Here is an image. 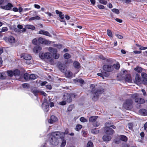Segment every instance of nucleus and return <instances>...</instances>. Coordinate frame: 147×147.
Masks as SVG:
<instances>
[{
    "instance_id": "f257e3e1",
    "label": "nucleus",
    "mask_w": 147,
    "mask_h": 147,
    "mask_svg": "<svg viewBox=\"0 0 147 147\" xmlns=\"http://www.w3.org/2000/svg\"><path fill=\"white\" fill-rule=\"evenodd\" d=\"M95 86L94 84H91L90 87L92 88L91 94L92 96V99L93 100L96 101L99 98L101 94L104 92V89L101 87L95 88Z\"/></svg>"
},
{
    "instance_id": "f03ea898",
    "label": "nucleus",
    "mask_w": 147,
    "mask_h": 147,
    "mask_svg": "<svg viewBox=\"0 0 147 147\" xmlns=\"http://www.w3.org/2000/svg\"><path fill=\"white\" fill-rule=\"evenodd\" d=\"M47 137L49 138V140L50 143L53 145L56 146L58 144L59 141L58 137L54 135V132L48 135Z\"/></svg>"
},
{
    "instance_id": "7ed1b4c3",
    "label": "nucleus",
    "mask_w": 147,
    "mask_h": 147,
    "mask_svg": "<svg viewBox=\"0 0 147 147\" xmlns=\"http://www.w3.org/2000/svg\"><path fill=\"white\" fill-rule=\"evenodd\" d=\"M40 58L42 59H46L49 60V63L51 64L54 63L53 59L51 58L52 55L51 53L48 52L45 53H40L39 54Z\"/></svg>"
},
{
    "instance_id": "20e7f679",
    "label": "nucleus",
    "mask_w": 147,
    "mask_h": 147,
    "mask_svg": "<svg viewBox=\"0 0 147 147\" xmlns=\"http://www.w3.org/2000/svg\"><path fill=\"white\" fill-rule=\"evenodd\" d=\"M131 97L135 99V102L136 103L138 104H143L145 102L144 100L141 98L138 97V94L137 93L131 95Z\"/></svg>"
},
{
    "instance_id": "39448f33",
    "label": "nucleus",
    "mask_w": 147,
    "mask_h": 147,
    "mask_svg": "<svg viewBox=\"0 0 147 147\" xmlns=\"http://www.w3.org/2000/svg\"><path fill=\"white\" fill-rule=\"evenodd\" d=\"M132 101L131 99L126 100L123 105V107L127 110H129L132 107Z\"/></svg>"
},
{
    "instance_id": "423d86ee",
    "label": "nucleus",
    "mask_w": 147,
    "mask_h": 147,
    "mask_svg": "<svg viewBox=\"0 0 147 147\" xmlns=\"http://www.w3.org/2000/svg\"><path fill=\"white\" fill-rule=\"evenodd\" d=\"M9 0H3V4L5 5L7 4V5L5 6H1V8L7 10H10L11 8L13 7V6L11 4L9 3Z\"/></svg>"
},
{
    "instance_id": "0eeeda50",
    "label": "nucleus",
    "mask_w": 147,
    "mask_h": 147,
    "mask_svg": "<svg viewBox=\"0 0 147 147\" xmlns=\"http://www.w3.org/2000/svg\"><path fill=\"white\" fill-rule=\"evenodd\" d=\"M49 51L53 53V56L55 59H57L59 58V55L57 53V51L56 49L50 47L49 48Z\"/></svg>"
},
{
    "instance_id": "6e6552de",
    "label": "nucleus",
    "mask_w": 147,
    "mask_h": 147,
    "mask_svg": "<svg viewBox=\"0 0 147 147\" xmlns=\"http://www.w3.org/2000/svg\"><path fill=\"white\" fill-rule=\"evenodd\" d=\"M20 57L27 61L26 62L28 64L30 63V60L32 58L31 56L29 54L26 53H22Z\"/></svg>"
},
{
    "instance_id": "1a4fd4ad",
    "label": "nucleus",
    "mask_w": 147,
    "mask_h": 147,
    "mask_svg": "<svg viewBox=\"0 0 147 147\" xmlns=\"http://www.w3.org/2000/svg\"><path fill=\"white\" fill-rule=\"evenodd\" d=\"M103 69L104 71L108 72L113 71V67L112 65L110 64L105 65L103 66Z\"/></svg>"
},
{
    "instance_id": "9d476101",
    "label": "nucleus",
    "mask_w": 147,
    "mask_h": 147,
    "mask_svg": "<svg viewBox=\"0 0 147 147\" xmlns=\"http://www.w3.org/2000/svg\"><path fill=\"white\" fill-rule=\"evenodd\" d=\"M104 131L105 133L109 135H111L115 133V131L109 127H105L104 129Z\"/></svg>"
},
{
    "instance_id": "9b49d317",
    "label": "nucleus",
    "mask_w": 147,
    "mask_h": 147,
    "mask_svg": "<svg viewBox=\"0 0 147 147\" xmlns=\"http://www.w3.org/2000/svg\"><path fill=\"white\" fill-rule=\"evenodd\" d=\"M63 98L68 102H70L72 101V99L70 94L66 93L64 94Z\"/></svg>"
},
{
    "instance_id": "f8f14e48",
    "label": "nucleus",
    "mask_w": 147,
    "mask_h": 147,
    "mask_svg": "<svg viewBox=\"0 0 147 147\" xmlns=\"http://www.w3.org/2000/svg\"><path fill=\"white\" fill-rule=\"evenodd\" d=\"M141 76L143 80L142 82V83L145 85L147 84V74L145 73H142Z\"/></svg>"
},
{
    "instance_id": "ddd939ff",
    "label": "nucleus",
    "mask_w": 147,
    "mask_h": 147,
    "mask_svg": "<svg viewBox=\"0 0 147 147\" xmlns=\"http://www.w3.org/2000/svg\"><path fill=\"white\" fill-rule=\"evenodd\" d=\"M134 82L138 84L141 83V79L140 76L138 74H136L135 76V79L133 80Z\"/></svg>"
},
{
    "instance_id": "4468645a",
    "label": "nucleus",
    "mask_w": 147,
    "mask_h": 147,
    "mask_svg": "<svg viewBox=\"0 0 147 147\" xmlns=\"http://www.w3.org/2000/svg\"><path fill=\"white\" fill-rule=\"evenodd\" d=\"M54 134L58 137V138H59L61 139L62 140L64 139L63 138L64 137L65 135L63 132L59 131L54 132Z\"/></svg>"
},
{
    "instance_id": "2eb2a0df",
    "label": "nucleus",
    "mask_w": 147,
    "mask_h": 147,
    "mask_svg": "<svg viewBox=\"0 0 147 147\" xmlns=\"http://www.w3.org/2000/svg\"><path fill=\"white\" fill-rule=\"evenodd\" d=\"M42 108L45 111H47L49 110V106L48 103L47 102H44L42 104Z\"/></svg>"
},
{
    "instance_id": "dca6fc26",
    "label": "nucleus",
    "mask_w": 147,
    "mask_h": 147,
    "mask_svg": "<svg viewBox=\"0 0 147 147\" xmlns=\"http://www.w3.org/2000/svg\"><path fill=\"white\" fill-rule=\"evenodd\" d=\"M59 67L61 71L63 73H65L67 70V67L64 64H60Z\"/></svg>"
},
{
    "instance_id": "f3484780",
    "label": "nucleus",
    "mask_w": 147,
    "mask_h": 147,
    "mask_svg": "<svg viewBox=\"0 0 147 147\" xmlns=\"http://www.w3.org/2000/svg\"><path fill=\"white\" fill-rule=\"evenodd\" d=\"M57 120V118L54 115L51 116L50 119L49 120L48 122L50 124H52L56 121Z\"/></svg>"
},
{
    "instance_id": "a211bd4d",
    "label": "nucleus",
    "mask_w": 147,
    "mask_h": 147,
    "mask_svg": "<svg viewBox=\"0 0 147 147\" xmlns=\"http://www.w3.org/2000/svg\"><path fill=\"white\" fill-rule=\"evenodd\" d=\"M38 33L41 34H43L49 36H51V35L50 33L48 31L41 30L38 32Z\"/></svg>"
},
{
    "instance_id": "6ab92c4d",
    "label": "nucleus",
    "mask_w": 147,
    "mask_h": 147,
    "mask_svg": "<svg viewBox=\"0 0 147 147\" xmlns=\"http://www.w3.org/2000/svg\"><path fill=\"white\" fill-rule=\"evenodd\" d=\"M65 72V75L67 78H70L72 77L73 74L71 71L69 70H66Z\"/></svg>"
},
{
    "instance_id": "aec40b11",
    "label": "nucleus",
    "mask_w": 147,
    "mask_h": 147,
    "mask_svg": "<svg viewBox=\"0 0 147 147\" xmlns=\"http://www.w3.org/2000/svg\"><path fill=\"white\" fill-rule=\"evenodd\" d=\"M125 80L126 82L129 83L131 82L132 80L130 75L129 74H127L125 76Z\"/></svg>"
},
{
    "instance_id": "412c9836",
    "label": "nucleus",
    "mask_w": 147,
    "mask_h": 147,
    "mask_svg": "<svg viewBox=\"0 0 147 147\" xmlns=\"http://www.w3.org/2000/svg\"><path fill=\"white\" fill-rule=\"evenodd\" d=\"M140 114L144 116L147 115V110L144 109H141L139 110Z\"/></svg>"
},
{
    "instance_id": "4be33fe9",
    "label": "nucleus",
    "mask_w": 147,
    "mask_h": 147,
    "mask_svg": "<svg viewBox=\"0 0 147 147\" xmlns=\"http://www.w3.org/2000/svg\"><path fill=\"white\" fill-rule=\"evenodd\" d=\"M98 116H92L90 117L89 118V121L91 122H94L96 121Z\"/></svg>"
},
{
    "instance_id": "5701e85b",
    "label": "nucleus",
    "mask_w": 147,
    "mask_h": 147,
    "mask_svg": "<svg viewBox=\"0 0 147 147\" xmlns=\"http://www.w3.org/2000/svg\"><path fill=\"white\" fill-rule=\"evenodd\" d=\"M38 41L39 43L42 44H46L47 42V40L41 37L39 38Z\"/></svg>"
},
{
    "instance_id": "b1692460",
    "label": "nucleus",
    "mask_w": 147,
    "mask_h": 147,
    "mask_svg": "<svg viewBox=\"0 0 147 147\" xmlns=\"http://www.w3.org/2000/svg\"><path fill=\"white\" fill-rule=\"evenodd\" d=\"M73 81L74 82L76 83L79 82L80 84H83L84 82V80L82 78L74 79Z\"/></svg>"
},
{
    "instance_id": "393cba45",
    "label": "nucleus",
    "mask_w": 147,
    "mask_h": 147,
    "mask_svg": "<svg viewBox=\"0 0 147 147\" xmlns=\"http://www.w3.org/2000/svg\"><path fill=\"white\" fill-rule=\"evenodd\" d=\"M8 40L10 43H14L15 41L14 38L12 36H9L8 38Z\"/></svg>"
},
{
    "instance_id": "a878e982",
    "label": "nucleus",
    "mask_w": 147,
    "mask_h": 147,
    "mask_svg": "<svg viewBox=\"0 0 147 147\" xmlns=\"http://www.w3.org/2000/svg\"><path fill=\"white\" fill-rule=\"evenodd\" d=\"M41 50V48L39 46H36L33 49V51L35 53H38Z\"/></svg>"
},
{
    "instance_id": "bb28decb",
    "label": "nucleus",
    "mask_w": 147,
    "mask_h": 147,
    "mask_svg": "<svg viewBox=\"0 0 147 147\" xmlns=\"http://www.w3.org/2000/svg\"><path fill=\"white\" fill-rule=\"evenodd\" d=\"M103 140L105 141H108L111 140V137L108 136L104 135L102 138Z\"/></svg>"
},
{
    "instance_id": "cd10ccee",
    "label": "nucleus",
    "mask_w": 147,
    "mask_h": 147,
    "mask_svg": "<svg viewBox=\"0 0 147 147\" xmlns=\"http://www.w3.org/2000/svg\"><path fill=\"white\" fill-rule=\"evenodd\" d=\"M143 69L140 67L138 66L135 68L134 70L138 73H141Z\"/></svg>"
},
{
    "instance_id": "c85d7f7f",
    "label": "nucleus",
    "mask_w": 147,
    "mask_h": 147,
    "mask_svg": "<svg viewBox=\"0 0 147 147\" xmlns=\"http://www.w3.org/2000/svg\"><path fill=\"white\" fill-rule=\"evenodd\" d=\"M13 75L15 76H20V71L18 69H16L13 71Z\"/></svg>"
},
{
    "instance_id": "c756f323",
    "label": "nucleus",
    "mask_w": 147,
    "mask_h": 147,
    "mask_svg": "<svg viewBox=\"0 0 147 147\" xmlns=\"http://www.w3.org/2000/svg\"><path fill=\"white\" fill-rule=\"evenodd\" d=\"M25 28L28 29H31L32 30H34L35 29V27L32 25H28L25 26Z\"/></svg>"
},
{
    "instance_id": "7c9ffc66",
    "label": "nucleus",
    "mask_w": 147,
    "mask_h": 147,
    "mask_svg": "<svg viewBox=\"0 0 147 147\" xmlns=\"http://www.w3.org/2000/svg\"><path fill=\"white\" fill-rule=\"evenodd\" d=\"M40 19V18L38 16H36L35 17H33L30 18L29 19V21H31L35 20H39Z\"/></svg>"
},
{
    "instance_id": "2f4dec72",
    "label": "nucleus",
    "mask_w": 147,
    "mask_h": 147,
    "mask_svg": "<svg viewBox=\"0 0 147 147\" xmlns=\"http://www.w3.org/2000/svg\"><path fill=\"white\" fill-rule=\"evenodd\" d=\"M73 64L75 68L78 69L80 68V63L78 62L75 61L74 63Z\"/></svg>"
},
{
    "instance_id": "473e14b6",
    "label": "nucleus",
    "mask_w": 147,
    "mask_h": 147,
    "mask_svg": "<svg viewBox=\"0 0 147 147\" xmlns=\"http://www.w3.org/2000/svg\"><path fill=\"white\" fill-rule=\"evenodd\" d=\"M40 91L39 90H31V92L33 93L35 96H37L38 95V93H40Z\"/></svg>"
},
{
    "instance_id": "72a5a7b5",
    "label": "nucleus",
    "mask_w": 147,
    "mask_h": 147,
    "mask_svg": "<svg viewBox=\"0 0 147 147\" xmlns=\"http://www.w3.org/2000/svg\"><path fill=\"white\" fill-rule=\"evenodd\" d=\"M120 139L121 140L123 141H126L127 140V137L124 135H121L120 137Z\"/></svg>"
},
{
    "instance_id": "f704fd0d",
    "label": "nucleus",
    "mask_w": 147,
    "mask_h": 147,
    "mask_svg": "<svg viewBox=\"0 0 147 147\" xmlns=\"http://www.w3.org/2000/svg\"><path fill=\"white\" fill-rule=\"evenodd\" d=\"M30 75L28 73H25L24 75V79L26 80H28L30 79Z\"/></svg>"
},
{
    "instance_id": "c9c22d12",
    "label": "nucleus",
    "mask_w": 147,
    "mask_h": 147,
    "mask_svg": "<svg viewBox=\"0 0 147 147\" xmlns=\"http://www.w3.org/2000/svg\"><path fill=\"white\" fill-rule=\"evenodd\" d=\"M37 76L34 74H31L29 76L30 79L34 80L36 79L37 77Z\"/></svg>"
},
{
    "instance_id": "e433bc0d",
    "label": "nucleus",
    "mask_w": 147,
    "mask_h": 147,
    "mask_svg": "<svg viewBox=\"0 0 147 147\" xmlns=\"http://www.w3.org/2000/svg\"><path fill=\"white\" fill-rule=\"evenodd\" d=\"M112 66L113 67V70H114V68L116 69H118L120 67V65L119 64H114L112 65Z\"/></svg>"
},
{
    "instance_id": "4c0bfd02",
    "label": "nucleus",
    "mask_w": 147,
    "mask_h": 147,
    "mask_svg": "<svg viewBox=\"0 0 147 147\" xmlns=\"http://www.w3.org/2000/svg\"><path fill=\"white\" fill-rule=\"evenodd\" d=\"M66 140L64 139L62 140V143L60 147H64L66 145Z\"/></svg>"
},
{
    "instance_id": "58836bf2",
    "label": "nucleus",
    "mask_w": 147,
    "mask_h": 147,
    "mask_svg": "<svg viewBox=\"0 0 147 147\" xmlns=\"http://www.w3.org/2000/svg\"><path fill=\"white\" fill-rule=\"evenodd\" d=\"M82 127V126L80 124H78L77 125L76 128V131H79L80 130V129Z\"/></svg>"
},
{
    "instance_id": "ea45409f",
    "label": "nucleus",
    "mask_w": 147,
    "mask_h": 147,
    "mask_svg": "<svg viewBox=\"0 0 147 147\" xmlns=\"http://www.w3.org/2000/svg\"><path fill=\"white\" fill-rule=\"evenodd\" d=\"M7 73L8 76L10 77H12L13 75V72L12 71H7Z\"/></svg>"
},
{
    "instance_id": "a19ab883",
    "label": "nucleus",
    "mask_w": 147,
    "mask_h": 147,
    "mask_svg": "<svg viewBox=\"0 0 147 147\" xmlns=\"http://www.w3.org/2000/svg\"><path fill=\"white\" fill-rule=\"evenodd\" d=\"M92 133L93 134H97L99 133V131L97 130L96 129H92L91 130Z\"/></svg>"
},
{
    "instance_id": "79ce46f5",
    "label": "nucleus",
    "mask_w": 147,
    "mask_h": 147,
    "mask_svg": "<svg viewBox=\"0 0 147 147\" xmlns=\"http://www.w3.org/2000/svg\"><path fill=\"white\" fill-rule=\"evenodd\" d=\"M93 143L90 141H89L87 144V147H93Z\"/></svg>"
},
{
    "instance_id": "37998d69",
    "label": "nucleus",
    "mask_w": 147,
    "mask_h": 147,
    "mask_svg": "<svg viewBox=\"0 0 147 147\" xmlns=\"http://www.w3.org/2000/svg\"><path fill=\"white\" fill-rule=\"evenodd\" d=\"M63 56L65 59H69L71 57L70 55L68 53H66L64 54Z\"/></svg>"
},
{
    "instance_id": "c03bdc74",
    "label": "nucleus",
    "mask_w": 147,
    "mask_h": 147,
    "mask_svg": "<svg viewBox=\"0 0 147 147\" xmlns=\"http://www.w3.org/2000/svg\"><path fill=\"white\" fill-rule=\"evenodd\" d=\"M107 34L110 37H112L113 36V34L111 30L108 29L107 30Z\"/></svg>"
},
{
    "instance_id": "a18cd8bd",
    "label": "nucleus",
    "mask_w": 147,
    "mask_h": 147,
    "mask_svg": "<svg viewBox=\"0 0 147 147\" xmlns=\"http://www.w3.org/2000/svg\"><path fill=\"white\" fill-rule=\"evenodd\" d=\"M112 11L114 13H115L117 14H119V9H112Z\"/></svg>"
},
{
    "instance_id": "49530a36",
    "label": "nucleus",
    "mask_w": 147,
    "mask_h": 147,
    "mask_svg": "<svg viewBox=\"0 0 147 147\" xmlns=\"http://www.w3.org/2000/svg\"><path fill=\"white\" fill-rule=\"evenodd\" d=\"M59 17H60V18H61V20H60V21L61 22H64V24L65 25H66V23L65 22V20H63L64 19V15L63 14L61 16H59Z\"/></svg>"
},
{
    "instance_id": "de8ad7c7",
    "label": "nucleus",
    "mask_w": 147,
    "mask_h": 147,
    "mask_svg": "<svg viewBox=\"0 0 147 147\" xmlns=\"http://www.w3.org/2000/svg\"><path fill=\"white\" fill-rule=\"evenodd\" d=\"M80 121L83 122H85L88 121V120L87 119L83 117H81L80 118Z\"/></svg>"
},
{
    "instance_id": "09e8293b",
    "label": "nucleus",
    "mask_w": 147,
    "mask_h": 147,
    "mask_svg": "<svg viewBox=\"0 0 147 147\" xmlns=\"http://www.w3.org/2000/svg\"><path fill=\"white\" fill-rule=\"evenodd\" d=\"M102 74L103 76V78L104 79V76L105 77H108L109 76V74L108 73H107L106 72H102Z\"/></svg>"
},
{
    "instance_id": "8fccbe9b",
    "label": "nucleus",
    "mask_w": 147,
    "mask_h": 147,
    "mask_svg": "<svg viewBox=\"0 0 147 147\" xmlns=\"http://www.w3.org/2000/svg\"><path fill=\"white\" fill-rule=\"evenodd\" d=\"M93 125L94 127H97L99 125L100 123L99 122L96 121L95 123H94Z\"/></svg>"
},
{
    "instance_id": "3c124183",
    "label": "nucleus",
    "mask_w": 147,
    "mask_h": 147,
    "mask_svg": "<svg viewBox=\"0 0 147 147\" xmlns=\"http://www.w3.org/2000/svg\"><path fill=\"white\" fill-rule=\"evenodd\" d=\"M73 107L74 105H69L67 109V110L69 111H71L72 110Z\"/></svg>"
},
{
    "instance_id": "603ef678",
    "label": "nucleus",
    "mask_w": 147,
    "mask_h": 147,
    "mask_svg": "<svg viewBox=\"0 0 147 147\" xmlns=\"http://www.w3.org/2000/svg\"><path fill=\"white\" fill-rule=\"evenodd\" d=\"M99 2L100 3L104 5H106L107 3V2L105 0H100L99 1Z\"/></svg>"
},
{
    "instance_id": "864d4df0",
    "label": "nucleus",
    "mask_w": 147,
    "mask_h": 147,
    "mask_svg": "<svg viewBox=\"0 0 147 147\" xmlns=\"http://www.w3.org/2000/svg\"><path fill=\"white\" fill-rule=\"evenodd\" d=\"M53 46L55 47H57V48L60 49L62 48V45L60 44H54Z\"/></svg>"
},
{
    "instance_id": "5fc2aeb1",
    "label": "nucleus",
    "mask_w": 147,
    "mask_h": 147,
    "mask_svg": "<svg viewBox=\"0 0 147 147\" xmlns=\"http://www.w3.org/2000/svg\"><path fill=\"white\" fill-rule=\"evenodd\" d=\"M37 40L36 39L34 38L33 40L32 43L33 44L36 45H37Z\"/></svg>"
},
{
    "instance_id": "6e6d98bb",
    "label": "nucleus",
    "mask_w": 147,
    "mask_h": 147,
    "mask_svg": "<svg viewBox=\"0 0 147 147\" xmlns=\"http://www.w3.org/2000/svg\"><path fill=\"white\" fill-rule=\"evenodd\" d=\"M56 13L57 14H59V16L63 15L62 14V12L61 11H60L58 10H56Z\"/></svg>"
},
{
    "instance_id": "4d7b16f0",
    "label": "nucleus",
    "mask_w": 147,
    "mask_h": 147,
    "mask_svg": "<svg viewBox=\"0 0 147 147\" xmlns=\"http://www.w3.org/2000/svg\"><path fill=\"white\" fill-rule=\"evenodd\" d=\"M8 29L6 27H3L1 29V31L2 32H4L6 31Z\"/></svg>"
},
{
    "instance_id": "13d9d810",
    "label": "nucleus",
    "mask_w": 147,
    "mask_h": 147,
    "mask_svg": "<svg viewBox=\"0 0 147 147\" xmlns=\"http://www.w3.org/2000/svg\"><path fill=\"white\" fill-rule=\"evenodd\" d=\"M22 86L25 88H28L29 87V84H22Z\"/></svg>"
},
{
    "instance_id": "bf43d9fd",
    "label": "nucleus",
    "mask_w": 147,
    "mask_h": 147,
    "mask_svg": "<svg viewBox=\"0 0 147 147\" xmlns=\"http://www.w3.org/2000/svg\"><path fill=\"white\" fill-rule=\"evenodd\" d=\"M5 78V77L2 74V73H0V79H4Z\"/></svg>"
},
{
    "instance_id": "052dcab7",
    "label": "nucleus",
    "mask_w": 147,
    "mask_h": 147,
    "mask_svg": "<svg viewBox=\"0 0 147 147\" xmlns=\"http://www.w3.org/2000/svg\"><path fill=\"white\" fill-rule=\"evenodd\" d=\"M98 7L100 9H104V7L103 5H98Z\"/></svg>"
},
{
    "instance_id": "680f3d73",
    "label": "nucleus",
    "mask_w": 147,
    "mask_h": 147,
    "mask_svg": "<svg viewBox=\"0 0 147 147\" xmlns=\"http://www.w3.org/2000/svg\"><path fill=\"white\" fill-rule=\"evenodd\" d=\"M66 102L65 101H63L59 103V104L60 105H65L66 104Z\"/></svg>"
},
{
    "instance_id": "e2e57ef3",
    "label": "nucleus",
    "mask_w": 147,
    "mask_h": 147,
    "mask_svg": "<svg viewBox=\"0 0 147 147\" xmlns=\"http://www.w3.org/2000/svg\"><path fill=\"white\" fill-rule=\"evenodd\" d=\"M116 36L117 37L120 39H121L123 38V36L117 34H115Z\"/></svg>"
},
{
    "instance_id": "0e129e2a",
    "label": "nucleus",
    "mask_w": 147,
    "mask_h": 147,
    "mask_svg": "<svg viewBox=\"0 0 147 147\" xmlns=\"http://www.w3.org/2000/svg\"><path fill=\"white\" fill-rule=\"evenodd\" d=\"M115 20L117 22L120 23L122 22V20L119 19L117 18H116L115 19Z\"/></svg>"
},
{
    "instance_id": "69168bd1",
    "label": "nucleus",
    "mask_w": 147,
    "mask_h": 147,
    "mask_svg": "<svg viewBox=\"0 0 147 147\" xmlns=\"http://www.w3.org/2000/svg\"><path fill=\"white\" fill-rule=\"evenodd\" d=\"M141 91L142 92L144 96H146V94L144 90V89H142L141 90Z\"/></svg>"
},
{
    "instance_id": "338daca9",
    "label": "nucleus",
    "mask_w": 147,
    "mask_h": 147,
    "mask_svg": "<svg viewBox=\"0 0 147 147\" xmlns=\"http://www.w3.org/2000/svg\"><path fill=\"white\" fill-rule=\"evenodd\" d=\"M131 1V0H123V2L124 3H128Z\"/></svg>"
},
{
    "instance_id": "774afa93",
    "label": "nucleus",
    "mask_w": 147,
    "mask_h": 147,
    "mask_svg": "<svg viewBox=\"0 0 147 147\" xmlns=\"http://www.w3.org/2000/svg\"><path fill=\"white\" fill-rule=\"evenodd\" d=\"M34 7L37 9H39L40 8V6L39 5L37 4H34Z\"/></svg>"
}]
</instances>
